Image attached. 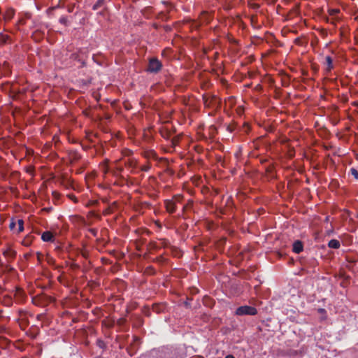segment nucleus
<instances>
[{"label": "nucleus", "instance_id": "1", "mask_svg": "<svg viewBox=\"0 0 358 358\" xmlns=\"http://www.w3.org/2000/svg\"><path fill=\"white\" fill-rule=\"evenodd\" d=\"M257 313V310L255 307L249 306H243L238 308L236 310L237 315H255Z\"/></svg>", "mask_w": 358, "mask_h": 358}, {"label": "nucleus", "instance_id": "2", "mask_svg": "<svg viewBox=\"0 0 358 358\" xmlns=\"http://www.w3.org/2000/svg\"><path fill=\"white\" fill-rule=\"evenodd\" d=\"M162 68L161 62L157 59H151L148 65V71L150 72H157Z\"/></svg>", "mask_w": 358, "mask_h": 358}, {"label": "nucleus", "instance_id": "3", "mask_svg": "<svg viewBox=\"0 0 358 358\" xmlns=\"http://www.w3.org/2000/svg\"><path fill=\"white\" fill-rule=\"evenodd\" d=\"M41 238L45 242H53L55 241V234L52 231H46L42 234Z\"/></svg>", "mask_w": 358, "mask_h": 358}, {"label": "nucleus", "instance_id": "4", "mask_svg": "<svg viewBox=\"0 0 358 358\" xmlns=\"http://www.w3.org/2000/svg\"><path fill=\"white\" fill-rule=\"evenodd\" d=\"M4 257L8 259V260H10L15 258V252L11 248H7L3 252Z\"/></svg>", "mask_w": 358, "mask_h": 358}, {"label": "nucleus", "instance_id": "5", "mask_svg": "<svg viewBox=\"0 0 358 358\" xmlns=\"http://www.w3.org/2000/svg\"><path fill=\"white\" fill-rule=\"evenodd\" d=\"M15 15V11L12 8H8L3 14V20L6 22L10 20Z\"/></svg>", "mask_w": 358, "mask_h": 358}, {"label": "nucleus", "instance_id": "6", "mask_svg": "<svg viewBox=\"0 0 358 358\" xmlns=\"http://www.w3.org/2000/svg\"><path fill=\"white\" fill-rule=\"evenodd\" d=\"M166 208L168 212L173 213L175 212L176 206V201H166Z\"/></svg>", "mask_w": 358, "mask_h": 358}, {"label": "nucleus", "instance_id": "7", "mask_svg": "<svg viewBox=\"0 0 358 358\" xmlns=\"http://www.w3.org/2000/svg\"><path fill=\"white\" fill-rule=\"evenodd\" d=\"M14 296L17 302H20L23 300L24 293L20 289H17L15 290Z\"/></svg>", "mask_w": 358, "mask_h": 358}, {"label": "nucleus", "instance_id": "8", "mask_svg": "<svg viewBox=\"0 0 358 358\" xmlns=\"http://www.w3.org/2000/svg\"><path fill=\"white\" fill-rule=\"evenodd\" d=\"M303 250V245L300 241H296L293 244V251L296 253H300Z\"/></svg>", "mask_w": 358, "mask_h": 358}, {"label": "nucleus", "instance_id": "9", "mask_svg": "<svg viewBox=\"0 0 358 358\" xmlns=\"http://www.w3.org/2000/svg\"><path fill=\"white\" fill-rule=\"evenodd\" d=\"M325 65L327 66V70L329 71L333 69V61L330 56L325 57Z\"/></svg>", "mask_w": 358, "mask_h": 358}, {"label": "nucleus", "instance_id": "10", "mask_svg": "<svg viewBox=\"0 0 358 358\" xmlns=\"http://www.w3.org/2000/svg\"><path fill=\"white\" fill-rule=\"evenodd\" d=\"M10 41V36L8 34L0 33V44H5Z\"/></svg>", "mask_w": 358, "mask_h": 358}, {"label": "nucleus", "instance_id": "11", "mask_svg": "<svg viewBox=\"0 0 358 358\" xmlns=\"http://www.w3.org/2000/svg\"><path fill=\"white\" fill-rule=\"evenodd\" d=\"M328 245L331 248L337 249L340 247V242L336 239H332L329 242Z\"/></svg>", "mask_w": 358, "mask_h": 358}, {"label": "nucleus", "instance_id": "12", "mask_svg": "<svg viewBox=\"0 0 358 358\" xmlns=\"http://www.w3.org/2000/svg\"><path fill=\"white\" fill-rule=\"evenodd\" d=\"M17 224H18V232L22 231L23 229H24V227H23L24 222H23V220H18Z\"/></svg>", "mask_w": 358, "mask_h": 358}, {"label": "nucleus", "instance_id": "13", "mask_svg": "<svg viewBox=\"0 0 358 358\" xmlns=\"http://www.w3.org/2000/svg\"><path fill=\"white\" fill-rule=\"evenodd\" d=\"M350 172L356 179H358V171L357 169L352 168Z\"/></svg>", "mask_w": 358, "mask_h": 358}, {"label": "nucleus", "instance_id": "14", "mask_svg": "<svg viewBox=\"0 0 358 358\" xmlns=\"http://www.w3.org/2000/svg\"><path fill=\"white\" fill-rule=\"evenodd\" d=\"M318 312L323 315V319L326 318V310L323 308L318 309Z\"/></svg>", "mask_w": 358, "mask_h": 358}, {"label": "nucleus", "instance_id": "15", "mask_svg": "<svg viewBox=\"0 0 358 358\" xmlns=\"http://www.w3.org/2000/svg\"><path fill=\"white\" fill-rule=\"evenodd\" d=\"M150 166L149 164H146L143 166L141 169L143 171H148L150 169Z\"/></svg>", "mask_w": 358, "mask_h": 358}, {"label": "nucleus", "instance_id": "16", "mask_svg": "<svg viewBox=\"0 0 358 358\" xmlns=\"http://www.w3.org/2000/svg\"><path fill=\"white\" fill-rule=\"evenodd\" d=\"M15 224L14 222H11L10 224V227L11 229H13L15 227Z\"/></svg>", "mask_w": 358, "mask_h": 358}, {"label": "nucleus", "instance_id": "17", "mask_svg": "<svg viewBox=\"0 0 358 358\" xmlns=\"http://www.w3.org/2000/svg\"><path fill=\"white\" fill-rule=\"evenodd\" d=\"M338 10H332L331 11V14H335V13H338Z\"/></svg>", "mask_w": 358, "mask_h": 358}, {"label": "nucleus", "instance_id": "18", "mask_svg": "<svg viewBox=\"0 0 358 358\" xmlns=\"http://www.w3.org/2000/svg\"><path fill=\"white\" fill-rule=\"evenodd\" d=\"M225 358H234L232 355H227Z\"/></svg>", "mask_w": 358, "mask_h": 358}, {"label": "nucleus", "instance_id": "19", "mask_svg": "<svg viewBox=\"0 0 358 358\" xmlns=\"http://www.w3.org/2000/svg\"><path fill=\"white\" fill-rule=\"evenodd\" d=\"M60 22H62V23H64L65 20L64 18H62V19H60Z\"/></svg>", "mask_w": 358, "mask_h": 358}, {"label": "nucleus", "instance_id": "20", "mask_svg": "<svg viewBox=\"0 0 358 358\" xmlns=\"http://www.w3.org/2000/svg\"><path fill=\"white\" fill-rule=\"evenodd\" d=\"M176 200L177 201H180V197L178 196V197L176 198Z\"/></svg>", "mask_w": 358, "mask_h": 358}, {"label": "nucleus", "instance_id": "21", "mask_svg": "<svg viewBox=\"0 0 358 358\" xmlns=\"http://www.w3.org/2000/svg\"><path fill=\"white\" fill-rule=\"evenodd\" d=\"M6 305H7V306H9V305H10V301H9L8 303H6Z\"/></svg>", "mask_w": 358, "mask_h": 358}, {"label": "nucleus", "instance_id": "22", "mask_svg": "<svg viewBox=\"0 0 358 358\" xmlns=\"http://www.w3.org/2000/svg\"><path fill=\"white\" fill-rule=\"evenodd\" d=\"M326 221H329V217H326Z\"/></svg>", "mask_w": 358, "mask_h": 358}, {"label": "nucleus", "instance_id": "23", "mask_svg": "<svg viewBox=\"0 0 358 358\" xmlns=\"http://www.w3.org/2000/svg\"><path fill=\"white\" fill-rule=\"evenodd\" d=\"M97 358H101V357H97Z\"/></svg>", "mask_w": 358, "mask_h": 358}]
</instances>
